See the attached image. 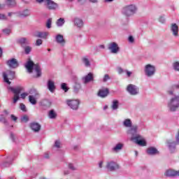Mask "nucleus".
Wrapping results in <instances>:
<instances>
[{"mask_svg": "<svg viewBox=\"0 0 179 179\" xmlns=\"http://www.w3.org/2000/svg\"><path fill=\"white\" fill-rule=\"evenodd\" d=\"M18 43H20L21 45H26L30 43V41H29L27 38H21L18 40Z\"/></svg>", "mask_w": 179, "mask_h": 179, "instance_id": "24", "label": "nucleus"}, {"mask_svg": "<svg viewBox=\"0 0 179 179\" xmlns=\"http://www.w3.org/2000/svg\"><path fill=\"white\" fill-rule=\"evenodd\" d=\"M113 0H105V2H111Z\"/></svg>", "mask_w": 179, "mask_h": 179, "instance_id": "62", "label": "nucleus"}, {"mask_svg": "<svg viewBox=\"0 0 179 179\" xmlns=\"http://www.w3.org/2000/svg\"><path fill=\"white\" fill-rule=\"evenodd\" d=\"M3 33H4V34H10L11 31L9 29H3Z\"/></svg>", "mask_w": 179, "mask_h": 179, "instance_id": "44", "label": "nucleus"}, {"mask_svg": "<svg viewBox=\"0 0 179 179\" xmlns=\"http://www.w3.org/2000/svg\"><path fill=\"white\" fill-rule=\"evenodd\" d=\"M48 9L54 10L57 9L58 8V4H57L55 2L52 1V0H47L46 4H45Z\"/></svg>", "mask_w": 179, "mask_h": 179, "instance_id": "13", "label": "nucleus"}, {"mask_svg": "<svg viewBox=\"0 0 179 179\" xmlns=\"http://www.w3.org/2000/svg\"><path fill=\"white\" fill-rule=\"evenodd\" d=\"M65 23V20L64 18H59L57 21V24L59 27H61V26L64 25Z\"/></svg>", "mask_w": 179, "mask_h": 179, "instance_id": "31", "label": "nucleus"}, {"mask_svg": "<svg viewBox=\"0 0 179 179\" xmlns=\"http://www.w3.org/2000/svg\"><path fill=\"white\" fill-rule=\"evenodd\" d=\"M129 41L130 43H134V37L129 36Z\"/></svg>", "mask_w": 179, "mask_h": 179, "instance_id": "56", "label": "nucleus"}, {"mask_svg": "<svg viewBox=\"0 0 179 179\" xmlns=\"http://www.w3.org/2000/svg\"><path fill=\"white\" fill-rule=\"evenodd\" d=\"M60 145H61V143H60L59 141H55V146L56 148H59V147H60Z\"/></svg>", "mask_w": 179, "mask_h": 179, "instance_id": "50", "label": "nucleus"}, {"mask_svg": "<svg viewBox=\"0 0 179 179\" xmlns=\"http://www.w3.org/2000/svg\"><path fill=\"white\" fill-rule=\"evenodd\" d=\"M30 127L32 131H34V132H38L41 129V126L38 123L34 122L31 124Z\"/></svg>", "mask_w": 179, "mask_h": 179, "instance_id": "19", "label": "nucleus"}, {"mask_svg": "<svg viewBox=\"0 0 179 179\" xmlns=\"http://www.w3.org/2000/svg\"><path fill=\"white\" fill-rule=\"evenodd\" d=\"M122 149V144L119 143L115 145V147L113 148V150H115V152H117V150H121Z\"/></svg>", "mask_w": 179, "mask_h": 179, "instance_id": "35", "label": "nucleus"}, {"mask_svg": "<svg viewBox=\"0 0 179 179\" xmlns=\"http://www.w3.org/2000/svg\"><path fill=\"white\" fill-rule=\"evenodd\" d=\"M107 80H110V76H108V74L104 76L103 82H107Z\"/></svg>", "mask_w": 179, "mask_h": 179, "instance_id": "42", "label": "nucleus"}, {"mask_svg": "<svg viewBox=\"0 0 179 179\" xmlns=\"http://www.w3.org/2000/svg\"><path fill=\"white\" fill-rule=\"evenodd\" d=\"M8 90H10L13 93H14V96H13V103L14 104L17 103V100H19V94H20V92L23 90V87H8Z\"/></svg>", "mask_w": 179, "mask_h": 179, "instance_id": "5", "label": "nucleus"}, {"mask_svg": "<svg viewBox=\"0 0 179 179\" xmlns=\"http://www.w3.org/2000/svg\"><path fill=\"white\" fill-rule=\"evenodd\" d=\"M7 65H8L10 68H17V66H19V63H17L16 59H11L7 61Z\"/></svg>", "mask_w": 179, "mask_h": 179, "instance_id": "15", "label": "nucleus"}, {"mask_svg": "<svg viewBox=\"0 0 179 179\" xmlns=\"http://www.w3.org/2000/svg\"><path fill=\"white\" fill-rule=\"evenodd\" d=\"M48 90H50V92H51V93H54L55 90V83H54V81L49 80L48 81Z\"/></svg>", "mask_w": 179, "mask_h": 179, "instance_id": "16", "label": "nucleus"}, {"mask_svg": "<svg viewBox=\"0 0 179 179\" xmlns=\"http://www.w3.org/2000/svg\"><path fill=\"white\" fill-rule=\"evenodd\" d=\"M48 32H36L35 34L36 37H39L40 38H47V36H48Z\"/></svg>", "mask_w": 179, "mask_h": 179, "instance_id": "23", "label": "nucleus"}, {"mask_svg": "<svg viewBox=\"0 0 179 179\" xmlns=\"http://www.w3.org/2000/svg\"><path fill=\"white\" fill-rule=\"evenodd\" d=\"M147 153L148 155H157V153H159V151L154 147H150L147 149Z\"/></svg>", "mask_w": 179, "mask_h": 179, "instance_id": "20", "label": "nucleus"}, {"mask_svg": "<svg viewBox=\"0 0 179 179\" xmlns=\"http://www.w3.org/2000/svg\"><path fill=\"white\" fill-rule=\"evenodd\" d=\"M11 120H13V121H17V117L11 115Z\"/></svg>", "mask_w": 179, "mask_h": 179, "instance_id": "53", "label": "nucleus"}, {"mask_svg": "<svg viewBox=\"0 0 179 179\" xmlns=\"http://www.w3.org/2000/svg\"><path fill=\"white\" fill-rule=\"evenodd\" d=\"M29 101L31 103V104H33V106H36V104H37V100L36 99V97L33 95L29 96Z\"/></svg>", "mask_w": 179, "mask_h": 179, "instance_id": "27", "label": "nucleus"}, {"mask_svg": "<svg viewBox=\"0 0 179 179\" xmlns=\"http://www.w3.org/2000/svg\"><path fill=\"white\" fill-rule=\"evenodd\" d=\"M48 116L51 120H54L57 118V113H55V110H51L49 111Z\"/></svg>", "mask_w": 179, "mask_h": 179, "instance_id": "26", "label": "nucleus"}, {"mask_svg": "<svg viewBox=\"0 0 179 179\" xmlns=\"http://www.w3.org/2000/svg\"><path fill=\"white\" fill-rule=\"evenodd\" d=\"M108 50L111 51L112 54H117V52L120 51V48L118 47V44L115 42H113L109 43Z\"/></svg>", "mask_w": 179, "mask_h": 179, "instance_id": "10", "label": "nucleus"}, {"mask_svg": "<svg viewBox=\"0 0 179 179\" xmlns=\"http://www.w3.org/2000/svg\"><path fill=\"white\" fill-rule=\"evenodd\" d=\"M8 6H15L16 1L15 0H6Z\"/></svg>", "mask_w": 179, "mask_h": 179, "instance_id": "32", "label": "nucleus"}, {"mask_svg": "<svg viewBox=\"0 0 179 179\" xmlns=\"http://www.w3.org/2000/svg\"><path fill=\"white\" fill-rule=\"evenodd\" d=\"M41 104V106H45L47 107L48 106H50V101H48V100L45 99V100L42 101Z\"/></svg>", "mask_w": 179, "mask_h": 179, "instance_id": "41", "label": "nucleus"}, {"mask_svg": "<svg viewBox=\"0 0 179 179\" xmlns=\"http://www.w3.org/2000/svg\"><path fill=\"white\" fill-rule=\"evenodd\" d=\"M112 108L113 110H117V108H118V101L117 100L113 101Z\"/></svg>", "mask_w": 179, "mask_h": 179, "instance_id": "34", "label": "nucleus"}, {"mask_svg": "<svg viewBox=\"0 0 179 179\" xmlns=\"http://www.w3.org/2000/svg\"><path fill=\"white\" fill-rule=\"evenodd\" d=\"M8 114H9V113H8L6 110H4V115H0L1 122H3L4 124L5 122H6V119L5 117V115H8Z\"/></svg>", "mask_w": 179, "mask_h": 179, "instance_id": "29", "label": "nucleus"}, {"mask_svg": "<svg viewBox=\"0 0 179 179\" xmlns=\"http://www.w3.org/2000/svg\"><path fill=\"white\" fill-rule=\"evenodd\" d=\"M0 20H6V16L3 14H0Z\"/></svg>", "mask_w": 179, "mask_h": 179, "instance_id": "51", "label": "nucleus"}, {"mask_svg": "<svg viewBox=\"0 0 179 179\" xmlns=\"http://www.w3.org/2000/svg\"><path fill=\"white\" fill-rule=\"evenodd\" d=\"M176 142H171V141H168V145L171 150V149H176Z\"/></svg>", "mask_w": 179, "mask_h": 179, "instance_id": "33", "label": "nucleus"}, {"mask_svg": "<svg viewBox=\"0 0 179 179\" xmlns=\"http://www.w3.org/2000/svg\"><path fill=\"white\" fill-rule=\"evenodd\" d=\"M159 21L161 22V23H164L166 22V20L164 19V17L163 16H161L159 19Z\"/></svg>", "mask_w": 179, "mask_h": 179, "instance_id": "48", "label": "nucleus"}, {"mask_svg": "<svg viewBox=\"0 0 179 179\" xmlns=\"http://www.w3.org/2000/svg\"><path fill=\"white\" fill-rule=\"evenodd\" d=\"M106 168L108 170H110V171H114V170L118 169V164L113 161L108 162L106 164Z\"/></svg>", "mask_w": 179, "mask_h": 179, "instance_id": "11", "label": "nucleus"}, {"mask_svg": "<svg viewBox=\"0 0 179 179\" xmlns=\"http://www.w3.org/2000/svg\"><path fill=\"white\" fill-rule=\"evenodd\" d=\"M127 90L132 96H136V94H139V88L132 84H130L127 86Z\"/></svg>", "mask_w": 179, "mask_h": 179, "instance_id": "8", "label": "nucleus"}, {"mask_svg": "<svg viewBox=\"0 0 179 179\" xmlns=\"http://www.w3.org/2000/svg\"><path fill=\"white\" fill-rule=\"evenodd\" d=\"M138 127L136 126L132 127L128 131L129 135H131V140L134 141L135 143L139 146H146V141L139 134H136Z\"/></svg>", "mask_w": 179, "mask_h": 179, "instance_id": "2", "label": "nucleus"}, {"mask_svg": "<svg viewBox=\"0 0 179 179\" xmlns=\"http://www.w3.org/2000/svg\"><path fill=\"white\" fill-rule=\"evenodd\" d=\"M56 43L64 45L65 44V39H64V36L61 34H57L55 37Z\"/></svg>", "mask_w": 179, "mask_h": 179, "instance_id": "18", "label": "nucleus"}, {"mask_svg": "<svg viewBox=\"0 0 179 179\" xmlns=\"http://www.w3.org/2000/svg\"><path fill=\"white\" fill-rule=\"evenodd\" d=\"M108 94V89L107 88L103 90H100L98 93V96H99V97H106Z\"/></svg>", "mask_w": 179, "mask_h": 179, "instance_id": "22", "label": "nucleus"}, {"mask_svg": "<svg viewBox=\"0 0 179 179\" xmlns=\"http://www.w3.org/2000/svg\"><path fill=\"white\" fill-rule=\"evenodd\" d=\"M79 100H68L67 105L72 108V110H78L79 108Z\"/></svg>", "mask_w": 179, "mask_h": 179, "instance_id": "9", "label": "nucleus"}, {"mask_svg": "<svg viewBox=\"0 0 179 179\" xmlns=\"http://www.w3.org/2000/svg\"><path fill=\"white\" fill-rule=\"evenodd\" d=\"M10 138H12V139L13 140V134H10Z\"/></svg>", "mask_w": 179, "mask_h": 179, "instance_id": "63", "label": "nucleus"}, {"mask_svg": "<svg viewBox=\"0 0 179 179\" xmlns=\"http://www.w3.org/2000/svg\"><path fill=\"white\" fill-rule=\"evenodd\" d=\"M30 15V10H25L22 11L21 13H20V17H26L27 16H29Z\"/></svg>", "mask_w": 179, "mask_h": 179, "instance_id": "28", "label": "nucleus"}, {"mask_svg": "<svg viewBox=\"0 0 179 179\" xmlns=\"http://www.w3.org/2000/svg\"><path fill=\"white\" fill-rule=\"evenodd\" d=\"M165 176H166L167 177H175V176H179V171L169 169L166 171Z\"/></svg>", "mask_w": 179, "mask_h": 179, "instance_id": "17", "label": "nucleus"}, {"mask_svg": "<svg viewBox=\"0 0 179 179\" xmlns=\"http://www.w3.org/2000/svg\"><path fill=\"white\" fill-rule=\"evenodd\" d=\"M99 48L104 49V45H99Z\"/></svg>", "mask_w": 179, "mask_h": 179, "instance_id": "60", "label": "nucleus"}, {"mask_svg": "<svg viewBox=\"0 0 179 179\" xmlns=\"http://www.w3.org/2000/svg\"><path fill=\"white\" fill-rule=\"evenodd\" d=\"M99 166L100 169H101V167H103V162H99Z\"/></svg>", "mask_w": 179, "mask_h": 179, "instance_id": "57", "label": "nucleus"}, {"mask_svg": "<svg viewBox=\"0 0 179 179\" xmlns=\"http://www.w3.org/2000/svg\"><path fill=\"white\" fill-rule=\"evenodd\" d=\"M29 121V116L27 115H24L21 117V122H27Z\"/></svg>", "mask_w": 179, "mask_h": 179, "instance_id": "40", "label": "nucleus"}, {"mask_svg": "<svg viewBox=\"0 0 179 179\" xmlns=\"http://www.w3.org/2000/svg\"><path fill=\"white\" fill-rule=\"evenodd\" d=\"M90 2H92L93 3H96L97 2V0H90Z\"/></svg>", "mask_w": 179, "mask_h": 179, "instance_id": "59", "label": "nucleus"}, {"mask_svg": "<svg viewBox=\"0 0 179 179\" xmlns=\"http://www.w3.org/2000/svg\"><path fill=\"white\" fill-rule=\"evenodd\" d=\"M3 77L4 79V82L8 83V85H10V81L15 79V71L7 70L3 73Z\"/></svg>", "mask_w": 179, "mask_h": 179, "instance_id": "6", "label": "nucleus"}, {"mask_svg": "<svg viewBox=\"0 0 179 179\" xmlns=\"http://www.w3.org/2000/svg\"><path fill=\"white\" fill-rule=\"evenodd\" d=\"M83 62L85 66L87 67L90 66V61H89V59H87V57H83Z\"/></svg>", "mask_w": 179, "mask_h": 179, "instance_id": "30", "label": "nucleus"}, {"mask_svg": "<svg viewBox=\"0 0 179 179\" xmlns=\"http://www.w3.org/2000/svg\"><path fill=\"white\" fill-rule=\"evenodd\" d=\"M6 6L5 4H0V9H1V10L5 9Z\"/></svg>", "mask_w": 179, "mask_h": 179, "instance_id": "54", "label": "nucleus"}, {"mask_svg": "<svg viewBox=\"0 0 179 179\" xmlns=\"http://www.w3.org/2000/svg\"><path fill=\"white\" fill-rule=\"evenodd\" d=\"M136 12V6L134 5H129L124 7L122 10V13L124 16H132Z\"/></svg>", "mask_w": 179, "mask_h": 179, "instance_id": "4", "label": "nucleus"}, {"mask_svg": "<svg viewBox=\"0 0 179 179\" xmlns=\"http://www.w3.org/2000/svg\"><path fill=\"white\" fill-rule=\"evenodd\" d=\"M52 23V20L51 18H49L46 22V27L48 29H51V24Z\"/></svg>", "mask_w": 179, "mask_h": 179, "instance_id": "36", "label": "nucleus"}, {"mask_svg": "<svg viewBox=\"0 0 179 179\" xmlns=\"http://www.w3.org/2000/svg\"><path fill=\"white\" fill-rule=\"evenodd\" d=\"M3 51L2 48H0V57H2Z\"/></svg>", "mask_w": 179, "mask_h": 179, "instance_id": "58", "label": "nucleus"}, {"mask_svg": "<svg viewBox=\"0 0 179 179\" xmlns=\"http://www.w3.org/2000/svg\"><path fill=\"white\" fill-rule=\"evenodd\" d=\"M47 1L48 0H36V2H38V3H42L43 2L45 5L47 3Z\"/></svg>", "mask_w": 179, "mask_h": 179, "instance_id": "49", "label": "nucleus"}, {"mask_svg": "<svg viewBox=\"0 0 179 179\" xmlns=\"http://www.w3.org/2000/svg\"><path fill=\"white\" fill-rule=\"evenodd\" d=\"M124 72H126L128 78H129V76H131L132 75V72L128 71L127 70H126Z\"/></svg>", "mask_w": 179, "mask_h": 179, "instance_id": "52", "label": "nucleus"}, {"mask_svg": "<svg viewBox=\"0 0 179 179\" xmlns=\"http://www.w3.org/2000/svg\"><path fill=\"white\" fill-rule=\"evenodd\" d=\"M117 71H118V73H122V72H124V70L121 68H118Z\"/></svg>", "mask_w": 179, "mask_h": 179, "instance_id": "55", "label": "nucleus"}, {"mask_svg": "<svg viewBox=\"0 0 179 179\" xmlns=\"http://www.w3.org/2000/svg\"><path fill=\"white\" fill-rule=\"evenodd\" d=\"M64 174L66 176V174H69V172L65 171H64Z\"/></svg>", "mask_w": 179, "mask_h": 179, "instance_id": "61", "label": "nucleus"}, {"mask_svg": "<svg viewBox=\"0 0 179 179\" xmlns=\"http://www.w3.org/2000/svg\"><path fill=\"white\" fill-rule=\"evenodd\" d=\"M169 96H172L168 103L170 111H176L179 108V85L172 86L168 90Z\"/></svg>", "mask_w": 179, "mask_h": 179, "instance_id": "1", "label": "nucleus"}, {"mask_svg": "<svg viewBox=\"0 0 179 179\" xmlns=\"http://www.w3.org/2000/svg\"><path fill=\"white\" fill-rule=\"evenodd\" d=\"M124 127H126V128H131L132 127V122L129 119H126L123 122Z\"/></svg>", "mask_w": 179, "mask_h": 179, "instance_id": "25", "label": "nucleus"}, {"mask_svg": "<svg viewBox=\"0 0 179 179\" xmlns=\"http://www.w3.org/2000/svg\"><path fill=\"white\" fill-rule=\"evenodd\" d=\"M61 87H62V90H64V92H68V90H69V88L66 86V83H62Z\"/></svg>", "mask_w": 179, "mask_h": 179, "instance_id": "38", "label": "nucleus"}, {"mask_svg": "<svg viewBox=\"0 0 179 179\" xmlns=\"http://www.w3.org/2000/svg\"><path fill=\"white\" fill-rule=\"evenodd\" d=\"M24 51H25V54H30V52H31V47L30 46H27L24 48Z\"/></svg>", "mask_w": 179, "mask_h": 179, "instance_id": "39", "label": "nucleus"}, {"mask_svg": "<svg viewBox=\"0 0 179 179\" xmlns=\"http://www.w3.org/2000/svg\"><path fill=\"white\" fill-rule=\"evenodd\" d=\"M69 169H70V170H76V168L72 164H69Z\"/></svg>", "mask_w": 179, "mask_h": 179, "instance_id": "47", "label": "nucleus"}, {"mask_svg": "<svg viewBox=\"0 0 179 179\" xmlns=\"http://www.w3.org/2000/svg\"><path fill=\"white\" fill-rule=\"evenodd\" d=\"M21 99H26V97H27V96H29V93L27 92H24L22 94H21Z\"/></svg>", "mask_w": 179, "mask_h": 179, "instance_id": "45", "label": "nucleus"}, {"mask_svg": "<svg viewBox=\"0 0 179 179\" xmlns=\"http://www.w3.org/2000/svg\"><path fill=\"white\" fill-rule=\"evenodd\" d=\"M20 110H22V111L26 112L27 111L26 106L23 103H20Z\"/></svg>", "mask_w": 179, "mask_h": 179, "instance_id": "43", "label": "nucleus"}, {"mask_svg": "<svg viewBox=\"0 0 179 179\" xmlns=\"http://www.w3.org/2000/svg\"><path fill=\"white\" fill-rule=\"evenodd\" d=\"M25 68L27 69L29 73H31L33 72V69H34L35 72H36L37 78H40L41 76V67L38 64H34L33 61L28 59L27 63L25 64Z\"/></svg>", "mask_w": 179, "mask_h": 179, "instance_id": "3", "label": "nucleus"}, {"mask_svg": "<svg viewBox=\"0 0 179 179\" xmlns=\"http://www.w3.org/2000/svg\"><path fill=\"white\" fill-rule=\"evenodd\" d=\"M171 31L174 37H178V25L176 23L171 24Z\"/></svg>", "mask_w": 179, "mask_h": 179, "instance_id": "14", "label": "nucleus"}, {"mask_svg": "<svg viewBox=\"0 0 179 179\" xmlns=\"http://www.w3.org/2000/svg\"><path fill=\"white\" fill-rule=\"evenodd\" d=\"M12 15V13H8V16H10Z\"/></svg>", "mask_w": 179, "mask_h": 179, "instance_id": "64", "label": "nucleus"}, {"mask_svg": "<svg viewBox=\"0 0 179 179\" xmlns=\"http://www.w3.org/2000/svg\"><path fill=\"white\" fill-rule=\"evenodd\" d=\"M82 80L83 83H89V82H93L94 80V77L93 76V73H89L87 76L85 77H83Z\"/></svg>", "mask_w": 179, "mask_h": 179, "instance_id": "12", "label": "nucleus"}, {"mask_svg": "<svg viewBox=\"0 0 179 179\" xmlns=\"http://www.w3.org/2000/svg\"><path fill=\"white\" fill-rule=\"evenodd\" d=\"M43 44V40L38 39L36 43V45H41Z\"/></svg>", "mask_w": 179, "mask_h": 179, "instance_id": "46", "label": "nucleus"}, {"mask_svg": "<svg viewBox=\"0 0 179 179\" xmlns=\"http://www.w3.org/2000/svg\"><path fill=\"white\" fill-rule=\"evenodd\" d=\"M173 69L175 71H179V62H176L175 63H173Z\"/></svg>", "mask_w": 179, "mask_h": 179, "instance_id": "37", "label": "nucleus"}, {"mask_svg": "<svg viewBox=\"0 0 179 179\" xmlns=\"http://www.w3.org/2000/svg\"><path fill=\"white\" fill-rule=\"evenodd\" d=\"M73 22L75 26H77V27H83V20H82V19L76 17L74 19Z\"/></svg>", "mask_w": 179, "mask_h": 179, "instance_id": "21", "label": "nucleus"}, {"mask_svg": "<svg viewBox=\"0 0 179 179\" xmlns=\"http://www.w3.org/2000/svg\"><path fill=\"white\" fill-rule=\"evenodd\" d=\"M156 72V68L152 64H147L145 66V73L146 76H153Z\"/></svg>", "mask_w": 179, "mask_h": 179, "instance_id": "7", "label": "nucleus"}]
</instances>
